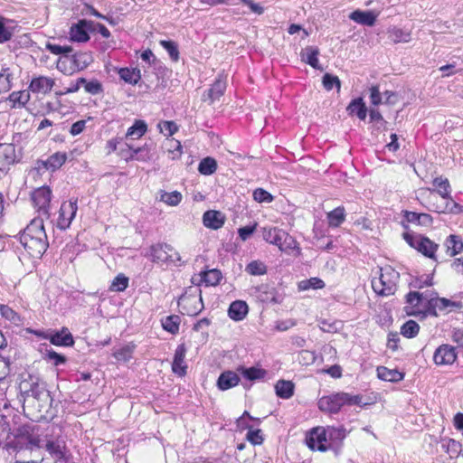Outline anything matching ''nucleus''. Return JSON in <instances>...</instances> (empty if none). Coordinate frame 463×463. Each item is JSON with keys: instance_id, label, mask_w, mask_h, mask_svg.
Here are the masks:
<instances>
[{"instance_id": "f257e3e1", "label": "nucleus", "mask_w": 463, "mask_h": 463, "mask_svg": "<svg viewBox=\"0 0 463 463\" xmlns=\"http://www.w3.org/2000/svg\"><path fill=\"white\" fill-rule=\"evenodd\" d=\"M20 243L33 258H40L47 250V235L43 218H34L21 233Z\"/></svg>"}, {"instance_id": "f03ea898", "label": "nucleus", "mask_w": 463, "mask_h": 463, "mask_svg": "<svg viewBox=\"0 0 463 463\" xmlns=\"http://www.w3.org/2000/svg\"><path fill=\"white\" fill-rule=\"evenodd\" d=\"M21 392L26 395L28 402L38 407L39 411L46 409L51 402V396L45 383L39 377L28 374L19 384Z\"/></svg>"}, {"instance_id": "7ed1b4c3", "label": "nucleus", "mask_w": 463, "mask_h": 463, "mask_svg": "<svg viewBox=\"0 0 463 463\" xmlns=\"http://www.w3.org/2000/svg\"><path fill=\"white\" fill-rule=\"evenodd\" d=\"M262 238L269 244L276 245L280 251L288 255L299 256L300 248L297 241L288 232L278 227H264Z\"/></svg>"}, {"instance_id": "20e7f679", "label": "nucleus", "mask_w": 463, "mask_h": 463, "mask_svg": "<svg viewBox=\"0 0 463 463\" xmlns=\"http://www.w3.org/2000/svg\"><path fill=\"white\" fill-rule=\"evenodd\" d=\"M400 279V273L391 266L380 268L379 277L372 279L373 291L383 297L393 295L397 290V284Z\"/></svg>"}, {"instance_id": "39448f33", "label": "nucleus", "mask_w": 463, "mask_h": 463, "mask_svg": "<svg viewBox=\"0 0 463 463\" xmlns=\"http://www.w3.org/2000/svg\"><path fill=\"white\" fill-rule=\"evenodd\" d=\"M361 402V396L340 392L321 397L318 400L317 406L319 410L324 412L335 414L338 413L345 405L360 404Z\"/></svg>"}, {"instance_id": "423d86ee", "label": "nucleus", "mask_w": 463, "mask_h": 463, "mask_svg": "<svg viewBox=\"0 0 463 463\" xmlns=\"http://www.w3.org/2000/svg\"><path fill=\"white\" fill-rule=\"evenodd\" d=\"M433 185L435 186L436 190L429 189L430 194L436 191L443 199L448 201L444 204H431L430 207V210L444 213H458L461 212V206L454 202L450 197V184L447 178L442 176L436 177L433 180Z\"/></svg>"}, {"instance_id": "0eeeda50", "label": "nucleus", "mask_w": 463, "mask_h": 463, "mask_svg": "<svg viewBox=\"0 0 463 463\" xmlns=\"http://www.w3.org/2000/svg\"><path fill=\"white\" fill-rule=\"evenodd\" d=\"M150 256L154 262L173 263L175 266H182L185 263L178 251L171 245L158 243L151 246Z\"/></svg>"}, {"instance_id": "6e6552de", "label": "nucleus", "mask_w": 463, "mask_h": 463, "mask_svg": "<svg viewBox=\"0 0 463 463\" xmlns=\"http://www.w3.org/2000/svg\"><path fill=\"white\" fill-rule=\"evenodd\" d=\"M404 311L408 316H427L430 294L410 291L406 297Z\"/></svg>"}, {"instance_id": "1a4fd4ad", "label": "nucleus", "mask_w": 463, "mask_h": 463, "mask_svg": "<svg viewBox=\"0 0 463 463\" xmlns=\"http://www.w3.org/2000/svg\"><path fill=\"white\" fill-rule=\"evenodd\" d=\"M403 239L411 247L416 249L423 255L431 259L434 258L435 252L438 249V244L430 241L429 238L404 232Z\"/></svg>"}, {"instance_id": "9d476101", "label": "nucleus", "mask_w": 463, "mask_h": 463, "mask_svg": "<svg viewBox=\"0 0 463 463\" xmlns=\"http://www.w3.org/2000/svg\"><path fill=\"white\" fill-rule=\"evenodd\" d=\"M34 208L39 215L49 218L52 191L48 186H42L35 189L31 195Z\"/></svg>"}, {"instance_id": "9b49d317", "label": "nucleus", "mask_w": 463, "mask_h": 463, "mask_svg": "<svg viewBox=\"0 0 463 463\" xmlns=\"http://www.w3.org/2000/svg\"><path fill=\"white\" fill-rule=\"evenodd\" d=\"M178 306L183 314L196 316L203 309L201 294H184L179 298Z\"/></svg>"}, {"instance_id": "f8f14e48", "label": "nucleus", "mask_w": 463, "mask_h": 463, "mask_svg": "<svg viewBox=\"0 0 463 463\" xmlns=\"http://www.w3.org/2000/svg\"><path fill=\"white\" fill-rule=\"evenodd\" d=\"M307 447L312 450L326 451L330 448L326 430L323 427L312 429L306 439Z\"/></svg>"}, {"instance_id": "ddd939ff", "label": "nucleus", "mask_w": 463, "mask_h": 463, "mask_svg": "<svg viewBox=\"0 0 463 463\" xmlns=\"http://www.w3.org/2000/svg\"><path fill=\"white\" fill-rule=\"evenodd\" d=\"M462 305L459 302H454L445 298H439L436 293L430 294L428 303V315L437 317L438 311H445L447 309L460 308Z\"/></svg>"}, {"instance_id": "4468645a", "label": "nucleus", "mask_w": 463, "mask_h": 463, "mask_svg": "<svg viewBox=\"0 0 463 463\" xmlns=\"http://www.w3.org/2000/svg\"><path fill=\"white\" fill-rule=\"evenodd\" d=\"M45 449L53 458L54 463H69L70 453L63 439L47 440Z\"/></svg>"}, {"instance_id": "2eb2a0df", "label": "nucleus", "mask_w": 463, "mask_h": 463, "mask_svg": "<svg viewBox=\"0 0 463 463\" xmlns=\"http://www.w3.org/2000/svg\"><path fill=\"white\" fill-rule=\"evenodd\" d=\"M78 210L77 200L64 202L61 203L59 211L57 226L61 230H66L70 227Z\"/></svg>"}, {"instance_id": "dca6fc26", "label": "nucleus", "mask_w": 463, "mask_h": 463, "mask_svg": "<svg viewBox=\"0 0 463 463\" xmlns=\"http://www.w3.org/2000/svg\"><path fill=\"white\" fill-rule=\"evenodd\" d=\"M457 359L455 347L449 345H441L439 346L433 355V361L437 365H449Z\"/></svg>"}, {"instance_id": "f3484780", "label": "nucleus", "mask_w": 463, "mask_h": 463, "mask_svg": "<svg viewBox=\"0 0 463 463\" xmlns=\"http://www.w3.org/2000/svg\"><path fill=\"white\" fill-rule=\"evenodd\" d=\"M55 85V80L47 76H34L30 84L29 90L33 93L46 95L52 90Z\"/></svg>"}, {"instance_id": "a211bd4d", "label": "nucleus", "mask_w": 463, "mask_h": 463, "mask_svg": "<svg viewBox=\"0 0 463 463\" xmlns=\"http://www.w3.org/2000/svg\"><path fill=\"white\" fill-rule=\"evenodd\" d=\"M90 22L80 20L78 24L72 25L70 31V39L72 42L85 43L89 41L88 30L90 28Z\"/></svg>"}, {"instance_id": "6ab92c4d", "label": "nucleus", "mask_w": 463, "mask_h": 463, "mask_svg": "<svg viewBox=\"0 0 463 463\" xmlns=\"http://www.w3.org/2000/svg\"><path fill=\"white\" fill-rule=\"evenodd\" d=\"M186 347L184 344L179 345L175 352L174 361L172 363V371L174 373L184 376L186 373L187 365L184 362Z\"/></svg>"}, {"instance_id": "aec40b11", "label": "nucleus", "mask_w": 463, "mask_h": 463, "mask_svg": "<svg viewBox=\"0 0 463 463\" xmlns=\"http://www.w3.org/2000/svg\"><path fill=\"white\" fill-rule=\"evenodd\" d=\"M240 383V377L233 371H225L222 373L217 380V387L221 391H227L237 386Z\"/></svg>"}, {"instance_id": "412c9836", "label": "nucleus", "mask_w": 463, "mask_h": 463, "mask_svg": "<svg viewBox=\"0 0 463 463\" xmlns=\"http://www.w3.org/2000/svg\"><path fill=\"white\" fill-rule=\"evenodd\" d=\"M249 312L248 305L245 301L235 300L233 301L228 309V315L233 321H241L245 318Z\"/></svg>"}, {"instance_id": "4be33fe9", "label": "nucleus", "mask_w": 463, "mask_h": 463, "mask_svg": "<svg viewBox=\"0 0 463 463\" xmlns=\"http://www.w3.org/2000/svg\"><path fill=\"white\" fill-rule=\"evenodd\" d=\"M349 18L359 24L373 26L375 24L377 14L373 11L357 9L349 14Z\"/></svg>"}, {"instance_id": "5701e85b", "label": "nucleus", "mask_w": 463, "mask_h": 463, "mask_svg": "<svg viewBox=\"0 0 463 463\" xmlns=\"http://www.w3.org/2000/svg\"><path fill=\"white\" fill-rule=\"evenodd\" d=\"M45 338L54 345L71 346L74 344L72 335L65 327L60 332L46 335Z\"/></svg>"}, {"instance_id": "b1692460", "label": "nucleus", "mask_w": 463, "mask_h": 463, "mask_svg": "<svg viewBox=\"0 0 463 463\" xmlns=\"http://www.w3.org/2000/svg\"><path fill=\"white\" fill-rule=\"evenodd\" d=\"M319 50L314 46H307L300 52L301 61L317 70H323L318 61Z\"/></svg>"}, {"instance_id": "393cba45", "label": "nucleus", "mask_w": 463, "mask_h": 463, "mask_svg": "<svg viewBox=\"0 0 463 463\" xmlns=\"http://www.w3.org/2000/svg\"><path fill=\"white\" fill-rule=\"evenodd\" d=\"M403 216L407 222L414 223L423 227H430L433 222L432 217L428 213H418L414 212L404 211Z\"/></svg>"}, {"instance_id": "a878e982", "label": "nucleus", "mask_w": 463, "mask_h": 463, "mask_svg": "<svg viewBox=\"0 0 463 463\" xmlns=\"http://www.w3.org/2000/svg\"><path fill=\"white\" fill-rule=\"evenodd\" d=\"M226 89V83L222 79L221 76H219L214 83L212 85V87L207 90V92L203 96L204 100H209L211 103L214 102L216 99H219V98L223 94L224 90Z\"/></svg>"}, {"instance_id": "bb28decb", "label": "nucleus", "mask_w": 463, "mask_h": 463, "mask_svg": "<svg viewBox=\"0 0 463 463\" xmlns=\"http://www.w3.org/2000/svg\"><path fill=\"white\" fill-rule=\"evenodd\" d=\"M14 161V147L11 144H0V172Z\"/></svg>"}, {"instance_id": "cd10ccee", "label": "nucleus", "mask_w": 463, "mask_h": 463, "mask_svg": "<svg viewBox=\"0 0 463 463\" xmlns=\"http://www.w3.org/2000/svg\"><path fill=\"white\" fill-rule=\"evenodd\" d=\"M203 224L211 229L217 230L224 223V216L217 211H207L203 216Z\"/></svg>"}, {"instance_id": "c85d7f7f", "label": "nucleus", "mask_w": 463, "mask_h": 463, "mask_svg": "<svg viewBox=\"0 0 463 463\" xmlns=\"http://www.w3.org/2000/svg\"><path fill=\"white\" fill-rule=\"evenodd\" d=\"M388 37L394 43H409L411 40V33L398 27H392L388 30Z\"/></svg>"}, {"instance_id": "c756f323", "label": "nucleus", "mask_w": 463, "mask_h": 463, "mask_svg": "<svg viewBox=\"0 0 463 463\" xmlns=\"http://www.w3.org/2000/svg\"><path fill=\"white\" fill-rule=\"evenodd\" d=\"M294 383L291 381L279 380L275 385L276 394L282 399H289L294 394Z\"/></svg>"}, {"instance_id": "7c9ffc66", "label": "nucleus", "mask_w": 463, "mask_h": 463, "mask_svg": "<svg viewBox=\"0 0 463 463\" xmlns=\"http://www.w3.org/2000/svg\"><path fill=\"white\" fill-rule=\"evenodd\" d=\"M0 314L4 319L14 326H18L23 325V319L21 316L7 305H0Z\"/></svg>"}, {"instance_id": "2f4dec72", "label": "nucleus", "mask_w": 463, "mask_h": 463, "mask_svg": "<svg viewBox=\"0 0 463 463\" xmlns=\"http://www.w3.org/2000/svg\"><path fill=\"white\" fill-rule=\"evenodd\" d=\"M201 281L206 286H216L220 283L222 276V272L217 269H209L200 272Z\"/></svg>"}, {"instance_id": "473e14b6", "label": "nucleus", "mask_w": 463, "mask_h": 463, "mask_svg": "<svg viewBox=\"0 0 463 463\" xmlns=\"http://www.w3.org/2000/svg\"><path fill=\"white\" fill-rule=\"evenodd\" d=\"M346 109L350 115L356 114V116L362 120L366 118L367 109L362 98H357L352 100Z\"/></svg>"}, {"instance_id": "72a5a7b5", "label": "nucleus", "mask_w": 463, "mask_h": 463, "mask_svg": "<svg viewBox=\"0 0 463 463\" xmlns=\"http://www.w3.org/2000/svg\"><path fill=\"white\" fill-rule=\"evenodd\" d=\"M377 376L381 380L388 382H399L403 379V374L402 373L384 366H380L377 368Z\"/></svg>"}, {"instance_id": "f704fd0d", "label": "nucleus", "mask_w": 463, "mask_h": 463, "mask_svg": "<svg viewBox=\"0 0 463 463\" xmlns=\"http://www.w3.org/2000/svg\"><path fill=\"white\" fill-rule=\"evenodd\" d=\"M183 199V195L178 191L165 192L164 190L159 191V201L165 203L169 206H177Z\"/></svg>"}, {"instance_id": "c9c22d12", "label": "nucleus", "mask_w": 463, "mask_h": 463, "mask_svg": "<svg viewBox=\"0 0 463 463\" xmlns=\"http://www.w3.org/2000/svg\"><path fill=\"white\" fill-rule=\"evenodd\" d=\"M30 100V93L27 90L14 91L9 95L8 101L12 108H22Z\"/></svg>"}, {"instance_id": "e433bc0d", "label": "nucleus", "mask_w": 463, "mask_h": 463, "mask_svg": "<svg viewBox=\"0 0 463 463\" xmlns=\"http://www.w3.org/2000/svg\"><path fill=\"white\" fill-rule=\"evenodd\" d=\"M67 156L64 153H55L52 155L47 160L43 161L42 164L46 169L54 171L60 168L66 161Z\"/></svg>"}, {"instance_id": "4c0bfd02", "label": "nucleus", "mask_w": 463, "mask_h": 463, "mask_svg": "<svg viewBox=\"0 0 463 463\" xmlns=\"http://www.w3.org/2000/svg\"><path fill=\"white\" fill-rule=\"evenodd\" d=\"M147 131V125L144 120H136L133 126H131L126 134V137H131L133 139H138L143 137Z\"/></svg>"}, {"instance_id": "58836bf2", "label": "nucleus", "mask_w": 463, "mask_h": 463, "mask_svg": "<svg viewBox=\"0 0 463 463\" xmlns=\"http://www.w3.org/2000/svg\"><path fill=\"white\" fill-rule=\"evenodd\" d=\"M118 74L121 80L129 84H137L141 79L138 69L121 68Z\"/></svg>"}, {"instance_id": "ea45409f", "label": "nucleus", "mask_w": 463, "mask_h": 463, "mask_svg": "<svg viewBox=\"0 0 463 463\" xmlns=\"http://www.w3.org/2000/svg\"><path fill=\"white\" fill-rule=\"evenodd\" d=\"M238 371L241 374L249 381L260 380L265 377L266 371L257 367H239Z\"/></svg>"}, {"instance_id": "a19ab883", "label": "nucleus", "mask_w": 463, "mask_h": 463, "mask_svg": "<svg viewBox=\"0 0 463 463\" xmlns=\"http://www.w3.org/2000/svg\"><path fill=\"white\" fill-rule=\"evenodd\" d=\"M217 170V162L213 157H205L203 158L199 165H198V171L200 174L203 175H211Z\"/></svg>"}, {"instance_id": "79ce46f5", "label": "nucleus", "mask_w": 463, "mask_h": 463, "mask_svg": "<svg viewBox=\"0 0 463 463\" xmlns=\"http://www.w3.org/2000/svg\"><path fill=\"white\" fill-rule=\"evenodd\" d=\"M328 223L332 227H338L345 220L344 207H337L327 213Z\"/></svg>"}, {"instance_id": "37998d69", "label": "nucleus", "mask_w": 463, "mask_h": 463, "mask_svg": "<svg viewBox=\"0 0 463 463\" xmlns=\"http://www.w3.org/2000/svg\"><path fill=\"white\" fill-rule=\"evenodd\" d=\"M326 286L325 282L317 277L311 278L309 279H304L298 282V288L300 291H306L310 288L312 289H321Z\"/></svg>"}, {"instance_id": "c03bdc74", "label": "nucleus", "mask_w": 463, "mask_h": 463, "mask_svg": "<svg viewBox=\"0 0 463 463\" xmlns=\"http://www.w3.org/2000/svg\"><path fill=\"white\" fill-rule=\"evenodd\" d=\"M56 68L59 71L65 75H72L77 71L73 63V60L68 58L67 56L59 58L57 61Z\"/></svg>"}, {"instance_id": "a18cd8bd", "label": "nucleus", "mask_w": 463, "mask_h": 463, "mask_svg": "<svg viewBox=\"0 0 463 463\" xmlns=\"http://www.w3.org/2000/svg\"><path fill=\"white\" fill-rule=\"evenodd\" d=\"M447 250L450 256L458 254L463 250V242L457 235H450L446 241Z\"/></svg>"}, {"instance_id": "49530a36", "label": "nucleus", "mask_w": 463, "mask_h": 463, "mask_svg": "<svg viewBox=\"0 0 463 463\" xmlns=\"http://www.w3.org/2000/svg\"><path fill=\"white\" fill-rule=\"evenodd\" d=\"M71 59L73 60L77 71L87 68L92 62V56L88 52L74 54Z\"/></svg>"}, {"instance_id": "de8ad7c7", "label": "nucleus", "mask_w": 463, "mask_h": 463, "mask_svg": "<svg viewBox=\"0 0 463 463\" xmlns=\"http://www.w3.org/2000/svg\"><path fill=\"white\" fill-rule=\"evenodd\" d=\"M180 318L178 316H168L162 320L163 328L171 333L176 334L179 330Z\"/></svg>"}, {"instance_id": "09e8293b", "label": "nucleus", "mask_w": 463, "mask_h": 463, "mask_svg": "<svg viewBox=\"0 0 463 463\" xmlns=\"http://www.w3.org/2000/svg\"><path fill=\"white\" fill-rule=\"evenodd\" d=\"M13 75L8 68L0 71V93L6 92L12 88Z\"/></svg>"}, {"instance_id": "8fccbe9b", "label": "nucleus", "mask_w": 463, "mask_h": 463, "mask_svg": "<svg viewBox=\"0 0 463 463\" xmlns=\"http://www.w3.org/2000/svg\"><path fill=\"white\" fill-rule=\"evenodd\" d=\"M420 326L413 320H409L401 327V334L407 337L412 338L419 333Z\"/></svg>"}, {"instance_id": "3c124183", "label": "nucleus", "mask_w": 463, "mask_h": 463, "mask_svg": "<svg viewBox=\"0 0 463 463\" xmlns=\"http://www.w3.org/2000/svg\"><path fill=\"white\" fill-rule=\"evenodd\" d=\"M128 286V278L124 274H118L111 282L109 287L110 291L121 292L124 291Z\"/></svg>"}, {"instance_id": "603ef678", "label": "nucleus", "mask_w": 463, "mask_h": 463, "mask_svg": "<svg viewBox=\"0 0 463 463\" xmlns=\"http://www.w3.org/2000/svg\"><path fill=\"white\" fill-rule=\"evenodd\" d=\"M322 84L326 90H331L334 87L340 90L341 81L337 76L326 73L322 79Z\"/></svg>"}, {"instance_id": "864d4df0", "label": "nucleus", "mask_w": 463, "mask_h": 463, "mask_svg": "<svg viewBox=\"0 0 463 463\" xmlns=\"http://www.w3.org/2000/svg\"><path fill=\"white\" fill-rule=\"evenodd\" d=\"M160 45L164 47V49L168 52L170 58L174 61H177L179 60L178 47L175 42L162 40L160 41Z\"/></svg>"}, {"instance_id": "5fc2aeb1", "label": "nucleus", "mask_w": 463, "mask_h": 463, "mask_svg": "<svg viewBox=\"0 0 463 463\" xmlns=\"http://www.w3.org/2000/svg\"><path fill=\"white\" fill-rule=\"evenodd\" d=\"M246 271L250 275H263L267 272L266 265L259 260H253L246 266Z\"/></svg>"}, {"instance_id": "6e6d98bb", "label": "nucleus", "mask_w": 463, "mask_h": 463, "mask_svg": "<svg viewBox=\"0 0 463 463\" xmlns=\"http://www.w3.org/2000/svg\"><path fill=\"white\" fill-rule=\"evenodd\" d=\"M79 82L84 84L85 90L92 95L99 94L102 91V86L98 80L87 81L84 78H80Z\"/></svg>"}, {"instance_id": "4d7b16f0", "label": "nucleus", "mask_w": 463, "mask_h": 463, "mask_svg": "<svg viewBox=\"0 0 463 463\" xmlns=\"http://www.w3.org/2000/svg\"><path fill=\"white\" fill-rule=\"evenodd\" d=\"M133 354V346L125 345L114 352L113 355L118 361L128 362L131 359Z\"/></svg>"}, {"instance_id": "13d9d810", "label": "nucleus", "mask_w": 463, "mask_h": 463, "mask_svg": "<svg viewBox=\"0 0 463 463\" xmlns=\"http://www.w3.org/2000/svg\"><path fill=\"white\" fill-rule=\"evenodd\" d=\"M160 132L166 137L173 136L177 130L178 127L174 121H162L158 124Z\"/></svg>"}, {"instance_id": "bf43d9fd", "label": "nucleus", "mask_w": 463, "mask_h": 463, "mask_svg": "<svg viewBox=\"0 0 463 463\" xmlns=\"http://www.w3.org/2000/svg\"><path fill=\"white\" fill-rule=\"evenodd\" d=\"M253 198L258 203H271L274 199L269 192L262 188H257L254 190Z\"/></svg>"}, {"instance_id": "052dcab7", "label": "nucleus", "mask_w": 463, "mask_h": 463, "mask_svg": "<svg viewBox=\"0 0 463 463\" xmlns=\"http://www.w3.org/2000/svg\"><path fill=\"white\" fill-rule=\"evenodd\" d=\"M326 435L330 439L343 440L346 436V430L344 428L328 427Z\"/></svg>"}, {"instance_id": "680f3d73", "label": "nucleus", "mask_w": 463, "mask_h": 463, "mask_svg": "<svg viewBox=\"0 0 463 463\" xmlns=\"http://www.w3.org/2000/svg\"><path fill=\"white\" fill-rule=\"evenodd\" d=\"M46 49L49 50L53 54H67L72 52V48L71 46H61L54 43H48L46 44Z\"/></svg>"}, {"instance_id": "e2e57ef3", "label": "nucleus", "mask_w": 463, "mask_h": 463, "mask_svg": "<svg viewBox=\"0 0 463 463\" xmlns=\"http://www.w3.org/2000/svg\"><path fill=\"white\" fill-rule=\"evenodd\" d=\"M247 439L253 445H260L263 441V437L260 430H249L247 433Z\"/></svg>"}, {"instance_id": "0e129e2a", "label": "nucleus", "mask_w": 463, "mask_h": 463, "mask_svg": "<svg viewBox=\"0 0 463 463\" xmlns=\"http://www.w3.org/2000/svg\"><path fill=\"white\" fill-rule=\"evenodd\" d=\"M12 37V32L5 24V19L0 16V43H3Z\"/></svg>"}, {"instance_id": "69168bd1", "label": "nucleus", "mask_w": 463, "mask_h": 463, "mask_svg": "<svg viewBox=\"0 0 463 463\" xmlns=\"http://www.w3.org/2000/svg\"><path fill=\"white\" fill-rule=\"evenodd\" d=\"M46 357L49 361L52 362L54 365L62 364L66 362L65 356L54 351H47Z\"/></svg>"}, {"instance_id": "338daca9", "label": "nucleus", "mask_w": 463, "mask_h": 463, "mask_svg": "<svg viewBox=\"0 0 463 463\" xmlns=\"http://www.w3.org/2000/svg\"><path fill=\"white\" fill-rule=\"evenodd\" d=\"M10 373L9 360L0 355V381L4 380Z\"/></svg>"}, {"instance_id": "774afa93", "label": "nucleus", "mask_w": 463, "mask_h": 463, "mask_svg": "<svg viewBox=\"0 0 463 463\" xmlns=\"http://www.w3.org/2000/svg\"><path fill=\"white\" fill-rule=\"evenodd\" d=\"M370 99L374 106H378L382 103V95L378 86H372L370 88Z\"/></svg>"}]
</instances>
